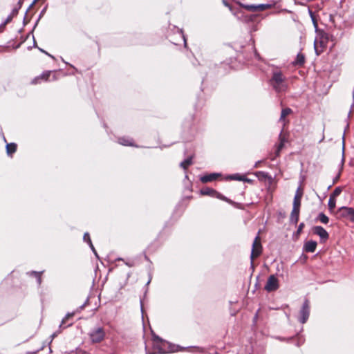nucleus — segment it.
Returning <instances> with one entry per match:
<instances>
[{"mask_svg": "<svg viewBox=\"0 0 354 354\" xmlns=\"http://www.w3.org/2000/svg\"><path fill=\"white\" fill-rule=\"evenodd\" d=\"M183 185V198L176 205L170 219L165 223L164 229L169 225H174L178 220L187 206V203H185V201L190 200L193 197L192 195L190 194L194 192L193 183L190 180V178H184Z\"/></svg>", "mask_w": 354, "mask_h": 354, "instance_id": "nucleus-1", "label": "nucleus"}, {"mask_svg": "<svg viewBox=\"0 0 354 354\" xmlns=\"http://www.w3.org/2000/svg\"><path fill=\"white\" fill-rule=\"evenodd\" d=\"M153 349L157 352H150L149 354H167L176 353L177 344L168 342L152 331Z\"/></svg>", "mask_w": 354, "mask_h": 354, "instance_id": "nucleus-2", "label": "nucleus"}, {"mask_svg": "<svg viewBox=\"0 0 354 354\" xmlns=\"http://www.w3.org/2000/svg\"><path fill=\"white\" fill-rule=\"evenodd\" d=\"M286 80V78L281 71L277 70L272 72L270 84L276 92L281 93L285 91L287 88Z\"/></svg>", "mask_w": 354, "mask_h": 354, "instance_id": "nucleus-3", "label": "nucleus"}, {"mask_svg": "<svg viewBox=\"0 0 354 354\" xmlns=\"http://www.w3.org/2000/svg\"><path fill=\"white\" fill-rule=\"evenodd\" d=\"M199 194L203 196H208L212 198L220 199L235 207L239 205V203L234 202V201L224 196L221 192H218L217 190L209 187H204L200 189Z\"/></svg>", "mask_w": 354, "mask_h": 354, "instance_id": "nucleus-4", "label": "nucleus"}, {"mask_svg": "<svg viewBox=\"0 0 354 354\" xmlns=\"http://www.w3.org/2000/svg\"><path fill=\"white\" fill-rule=\"evenodd\" d=\"M334 215L338 220L354 223V208L352 207L342 206L334 212Z\"/></svg>", "mask_w": 354, "mask_h": 354, "instance_id": "nucleus-5", "label": "nucleus"}, {"mask_svg": "<svg viewBox=\"0 0 354 354\" xmlns=\"http://www.w3.org/2000/svg\"><path fill=\"white\" fill-rule=\"evenodd\" d=\"M88 336L91 344H94L102 342L105 339L106 333L103 327L98 326L91 329Z\"/></svg>", "mask_w": 354, "mask_h": 354, "instance_id": "nucleus-6", "label": "nucleus"}, {"mask_svg": "<svg viewBox=\"0 0 354 354\" xmlns=\"http://www.w3.org/2000/svg\"><path fill=\"white\" fill-rule=\"evenodd\" d=\"M328 37L325 32H322L314 42V48L317 55H319L326 47Z\"/></svg>", "mask_w": 354, "mask_h": 354, "instance_id": "nucleus-7", "label": "nucleus"}, {"mask_svg": "<svg viewBox=\"0 0 354 354\" xmlns=\"http://www.w3.org/2000/svg\"><path fill=\"white\" fill-rule=\"evenodd\" d=\"M260 233V230L259 231L257 235L255 236L254 240L252 243V250H251V254H250V268L254 270V264H253V260L254 257H259L262 253V245L261 242L258 241V239L259 238V234Z\"/></svg>", "mask_w": 354, "mask_h": 354, "instance_id": "nucleus-8", "label": "nucleus"}, {"mask_svg": "<svg viewBox=\"0 0 354 354\" xmlns=\"http://www.w3.org/2000/svg\"><path fill=\"white\" fill-rule=\"evenodd\" d=\"M277 339L281 342H286L288 344H292L297 347L301 346L305 342V339L300 333H297L295 335L290 337H277Z\"/></svg>", "mask_w": 354, "mask_h": 354, "instance_id": "nucleus-9", "label": "nucleus"}, {"mask_svg": "<svg viewBox=\"0 0 354 354\" xmlns=\"http://www.w3.org/2000/svg\"><path fill=\"white\" fill-rule=\"evenodd\" d=\"M310 316V301L308 299H305L299 310V316L298 318L301 324L307 322Z\"/></svg>", "mask_w": 354, "mask_h": 354, "instance_id": "nucleus-10", "label": "nucleus"}, {"mask_svg": "<svg viewBox=\"0 0 354 354\" xmlns=\"http://www.w3.org/2000/svg\"><path fill=\"white\" fill-rule=\"evenodd\" d=\"M279 288V280L275 274H271L268 277L264 289L268 292L276 291Z\"/></svg>", "mask_w": 354, "mask_h": 354, "instance_id": "nucleus-11", "label": "nucleus"}, {"mask_svg": "<svg viewBox=\"0 0 354 354\" xmlns=\"http://www.w3.org/2000/svg\"><path fill=\"white\" fill-rule=\"evenodd\" d=\"M313 234L317 235L319 237L320 243H324L329 239V234L321 225H315L312 228Z\"/></svg>", "mask_w": 354, "mask_h": 354, "instance_id": "nucleus-12", "label": "nucleus"}, {"mask_svg": "<svg viewBox=\"0 0 354 354\" xmlns=\"http://www.w3.org/2000/svg\"><path fill=\"white\" fill-rule=\"evenodd\" d=\"M306 179V178H299V186L295 192L292 205H297L301 206V198L304 195V189L302 188V185L304 183Z\"/></svg>", "mask_w": 354, "mask_h": 354, "instance_id": "nucleus-13", "label": "nucleus"}, {"mask_svg": "<svg viewBox=\"0 0 354 354\" xmlns=\"http://www.w3.org/2000/svg\"><path fill=\"white\" fill-rule=\"evenodd\" d=\"M317 246V242L315 240L310 239L304 241L302 251L304 252L313 253L315 252Z\"/></svg>", "mask_w": 354, "mask_h": 354, "instance_id": "nucleus-14", "label": "nucleus"}, {"mask_svg": "<svg viewBox=\"0 0 354 354\" xmlns=\"http://www.w3.org/2000/svg\"><path fill=\"white\" fill-rule=\"evenodd\" d=\"M199 180L203 183H207L209 182H212L214 180H217L218 178H198ZM227 180H238V181H243V183H248V184H254L256 182L254 178H224Z\"/></svg>", "mask_w": 354, "mask_h": 354, "instance_id": "nucleus-15", "label": "nucleus"}, {"mask_svg": "<svg viewBox=\"0 0 354 354\" xmlns=\"http://www.w3.org/2000/svg\"><path fill=\"white\" fill-rule=\"evenodd\" d=\"M300 208L301 206L297 205H292V209L290 213V223L294 225H297L299 219V214H300Z\"/></svg>", "mask_w": 354, "mask_h": 354, "instance_id": "nucleus-16", "label": "nucleus"}, {"mask_svg": "<svg viewBox=\"0 0 354 354\" xmlns=\"http://www.w3.org/2000/svg\"><path fill=\"white\" fill-rule=\"evenodd\" d=\"M248 174H240V173H236L234 174H228L225 176L224 177H246ZM198 177H223L221 174V173H210V174H200L198 176Z\"/></svg>", "mask_w": 354, "mask_h": 354, "instance_id": "nucleus-17", "label": "nucleus"}, {"mask_svg": "<svg viewBox=\"0 0 354 354\" xmlns=\"http://www.w3.org/2000/svg\"><path fill=\"white\" fill-rule=\"evenodd\" d=\"M259 180H263L266 189L270 193L274 192L277 187V180L279 178H258Z\"/></svg>", "mask_w": 354, "mask_h": 354, "instance_id": "nucleus-18", "label": "nucleus"}, {"mask_svg": "<svg viewBox=\"0 0 354 354\" xmlns=\"http://www.w3.org/2000/svg\"><path fill=\"white\" fill-rule=\"evenodd\" d=\"M83 241L88 245L89 248H91V250L92 252L93 253V254L95 255V257L99 259L100 257H99V255L92 243V241H91V239L90 236V234L88 232H86L84 234Z\"/></svg>", "mask_w": 354, "mask_h": 354, "instance_id": "nucleus-19", "label": "nucleus"}, {"mask_svg": "<svg viewBox=\"0 0 354 354\" xmlns=\"http://www.w3.org/2000/svg\"><path fill=\"white\" fill-rule=\"evenodd\" d=\"M151 274H149V279L148 281H147V283H145V286H144V293H143V297H140V311H141V313H142V317H143V315H144V304H143V301L145 299V298L147 297V295L148 293V290H149V283H151Z\"/></svg>", "mask_w": 354, "mask_h": 354, "instance_id": "nucleus-20", "label": "nucleus"}, {"mask_svg": "<svg viewBox=\"0 0 354 354\" xmlns=\"http://www.w3.org/2000/svg\"><path fill=\"white\" fill-rule=\"evenodd\" d=\"M283 130L282 129L279 135V143L277 146V149H276V156H279V153H280L281 149L283 148L284 145L287 141L285 136L283 134Z\"/></svg>", "mask_w": 354, "mask_h": 354, "instance_id": "nucleus-21", "label": "nucleus"}, {"mask_svg": "<svg viewBox=\"0 0 354 354\" xmlns=\"http://www.w3.org/2000/svg\"><path fill=\"white\" fill-rule=\"evenodd\" d=\"M176 353L180 352V351H189L192 349H196L200 352H203L204 349L201 347L196 346H182L180 345L177 344L176 346Z\"/></svg>", "mask_w": 354, "mask_h": 354, "instance_id": "nucleus-22", "label": "nucleus"}, {"mask_svg": "<svg viewBox=\"0 0 354 354\" xmlns=\"http://www.w3.org/2000/svg\"><path fill=\"white\" fill-rule=\"evenodd\" d=\"M75 311L66 313L65 317L62 319V320L61 322V324H59V328H61L62 327L64 328H66L71 326L73 324V322H71V323L68 324L66 326H64V324H65L66 321L68 320L69 319L72 318L75 315Z\"/></svg>", "mask_w": 354, "mask_h": 354, "instance_id": "nucleus-23", "label": "nucleus"}, {"mask_svg": "<svg viewBox=\"0 0 354 354\" xmlns=\"http://www.w3.org/2000/svg\"><path fill=\"white\" fill-rule=\"evenodd\" d=\"M19 12V8H14L11 13L7 17L6 20L0 25V28H3L7 24L10 23L14 17L17 15Z\"/></svg>", "mask_w": 354, "mask_h": 354, "instance_id": "nucleus-24", "label": "nucleus"}, {"mask_svg": "<svg viewBox=\"0 0 354 354\" xmlns=\"http://www.w3.org/2000/svg\"><path fill=\"white\" fill-rule=\"evenodd\" d=\"M305 63V55L303 53H299L297 55V57L295 61L292 62V64L295 66H301Z\"/></svg>", "mask_w": 354, "mask_h": 354, "instance_id": "nucleus-25", "label": "nucleus"}, {"mask_svg": "<svg viewBox=\"0 0 354 354\" xmlns=\"http://www.w3.org/2000/svg\"><path fill=\"white\" fill-rule=\"evenodd\" d=\"M51 74H52V71H44L40 76L35 77L32 80V84H37L39 79L44 80L45 81H48L49 80V77H50Z\"/></svg>", "mask_w": 354, "mask_h": 354, "instance_id": "nucleus-26", "label": "nucleus"}, {"mask_svg": "<svg viewBox=\"0 0 354 354\" xmlns=\"http://www.w3.org/2000/svg\"><path fill=\"white\" fill-rule=\"evenodd\" d=\"M329 217L322 212H319L317 216L315 218V221H320L324 225H327L329 223Z\"/></svg>", "mask_w": 354, "mask_h": 354, "instance_id": "nucleus-27", "label": "nucleus"}, {"mask_svg": "<svg viewBox=\"0 0 354 354\" xmlns=\"http://www.w3.org/2000/svg\"><path fill=\"white\" fill-rule=\"evenodd\" d=\"M328 210H329L330 213H332L334 214V212L336 211V210H335V208L336 207V198H333L330 196H329V199L328 201Z\"/></svg>", "mask_w": 354, "mask_h": 354, "instance_id": "nucleus-28", "label": "nucleus"}, {"mask_svg": "<svg viewBox=\"0 0 354 354\" xmlns=\"http://www.w3.org/2000/svg\"><path fill=\"white\" fill-rule=\"evenodd\" d=\"M7 154L11 156L17 151V145L15 143H9L6 146Z\"/></svg>", "mask_w": 354, "mask_h": 354, "instance_id": "nucleus-29", "label": "nucleus"}, {"mask_svg": "<svg viewBox=\"0 0 354 354\" xmlns=\"http://www.w3.org/2000/svg\"><path fill=\"white\" fill-rule=\"evenodd\" d=\"M304 227H305L304 223L302 222V223H300L299 224L297 230L293 232V234H292L293 239H297L299 237V236H300L301 233L302 232L303 229L304 228Z\"/></svg>", "mask_w": 354, "mask_h": 354, "instance_id": "nucleus-30", "label": "nucleus"}, {"mask_svg": "<svg viewBox=\"0 0 354 354\" xmlns=\"http://www.w3.org/2000/svg\"><path fill=\"white\" fill-rule=\"evenodd\" d=\"M292 113V109L290 108L283 109L281 110V116L279 118V122H285V118Z\"/></svg>", "mask_w": 354, "mask_h": 354, "instance_id": "nucleus-31", "label": "nucleus"}, {"mask_svg": "<svg viewBox=\"0 0 354 354\" xmlns=\"http://www.w3.org/2000/svg\"><path fill=\"white\" fill-rule=\"evenodd\" d=\"M118 142L120 145H124V146H132L133 145L132 140H129V139L124 138V137L120 138L118 139Z\"/></svg>", "mask_w": 354, "mask_h": 354, "instance_id": "nucleus-32", "label": "nucleus"}, {"mask_svg": "<svg viewBox=\"0 0 354 354\" xmlns=\"http://www.w3.org/2000/svg\"><path fill=\"white\" fill-rule=\"evenodd\" d=\"M343 187L341 186L336 187L335 189L333 191V192L330 194V196L333 198H337L339 196L341 193L342 192Z\"/></svg>", "mask_w": 354, "mask_h": 354, "instance_id": "nucleus-33", "label": "nucleus"}, {"mask_svg": "<svg viewBox=\"0 0 354 354\" xmlns=\"http://www.w3.org/2000/svg\"><path fill=\"white\" fill-rule=\"evenodd\" d=\"M192 163V157L187 158L184 161L180 162V167L184 169H186L188 166H189Z\"/></svg>", "mask_w": 354, "mask_h": 354, "instance_id": "nucleus-34", "label": "nucleus"}, {"mask_svg": "<svg viewBox=\"0 0 354 354\" xmlns=\"http://www.w3.org/2000/svg\"><path fill=\"white\" fill-rule=\"evenodd\" d=\"M256 7L257 11H263L268 8H270L271 7V5L268 3H261L256 5Z\"/></svg>", "mask_w": 354, "mask_h": 354, "instance_id": "nucleus-35", "label": "nucleus"}, {"mask_svg": "<svg viewBox=\"0 0 354 354\" xmlns=\"http://www.w3.org/2000/svg\"><path fill=\"white\" fill-rule=\"evenodd\" d=\"M241 6L248 11L257 12L255 4H242Z\"/></svg>", "mask_w": 354, "mask_h": 354, "instance_id": "nucleus-36", "label": "nucleus"}, {"mask_svg": "<svg viewBox=\"0 0 354 354\" xmlns=\"http://www.w3.org/2000/svg\"><path fill=\"white\" fill-rule=\"evenodd\" d=\"M308 259V257L306 254H304V252H303V253L299 257L298 261H299V263L301 264L304 265L306 263Z\"/></svg>", "mask_w": 354, "mask_h": 354, "instance_id": "nucleus-37", "label": "nucleus"}, {"mask_svg": "<svg viewBox=\"0 0 354 354\" xmlns=\"http://www.w3.org/2000/svg\"><path fill=\"white\" fill-rule=\"evenodd\" d=\"M46 9H47V7L46 6V7H44V8L41 10V11L40 12L39 15V17H38V19H37V20L36 21L35 24V26H34V28H35L36 27V26L38 24V22H39V21L40 20V19H41V18L43 17V15L45 14V12H46Z\"/></svg>", "mask_w": 354, "mask_h": 354, "instance_id": "nucleus-38", "label": "nucleus"}, {"mask_svg": "<svg viewBox=\"0 0 354 354\" xmlns=\"http://www.w3.org/2000/svg\"><path fill=\"white\" fill-rule=\"evenodd\" d=\"M253 174L255 175L256 177H263V178L271 177L268 174L263 172V171L255 172Z\"/></svg>", "mask_w": 354, "mask_h": 354, "instance_id": "nucleus-39", "label": "nucleus"}, {"mask_svg": "<svg viewBox=\"0 0 354 354\" xmlns=\"http://www.w3.org/2000/svg\"><path fill=\"white\" fill-rule=\"evenodd\" d=\"M60 333V330H58L55 332H54L50 336V342L48 343V345H50V344L52 343L53 340L54 339V338H55L58 334Z\"/></svg>", "mask_w": 354, "mask_h": 354, "instance_id": "nucleus-40", "label": "nucleus"}, {"mask_svg": "<svg viewBox=\"0 0 354 354\" xmlns=\"http://www.w3.org/2000/svg\"><path fill=\"white\" fill-rule=\"evenodd\" d=\"M178 32L179 33L180 37L183 39L185 46L187 45L186 39L185 37V35L183 33V30L181 29H178Z\"/></svg>", "mask_w": 354, "mask_h": 354, "instance_id": "nucleus-41", "label": "nucleus"}, {"mask_svg": "<svg viewBox=\"0 0 354 354\" xmlns=\"http://www.w3.org/2000/svg\"><path fill=\"white\" fill-rule=\"evenodd\" d=\"M42 272H37V271H31L30 275L34 276L35 278H37L38 276L41 275Z\"/></svg>", "mask_w": 354, "mask_h": 354, "instance_id": "nucleus-42", "label": "nucleus"}, {"mask_svg": "<svg viewBox=\"0 0 354 354\" xmlns=\"http://www.w3.org/2000/svg\"><path fill=\"white\" fill-rule=\"evenodd\" d=\"M353 104H351V110L348 113V118H350L351 116V112H352V109L354 108V88H353Z\"/></svg>", "mask_w": 354, "mask_h": 354, "instance_id": "nucleus-43", "label": "nucleus"}, {"mask_svg": "<svg viewBox=\"0 0 354 354\" xmlns=\"http://www.w3.org/2000/svg\"><path fill=\"white\" fill-rule=\"evenodd\" d=\"M259 276L258 275L256 278V283L254 284V288L255 289H258L260 288V284L259 283Z\"/></svg>", "mask_w": 354, "mask_h": 354, "instance_id": "nucleus-44", "label": "nucleus"}, {"mask_svg": "<svg viewBox=\"0 0 354 354\" xmlns=\"http://www.w3.org/2000/svg\"><path fill=\"white\" fill-rule=\"evenodd\" d=\"M37 0H34L31 4L29 6V7L28 8V9L26 10V15H27V12L33 7V6L35 4L36 1Z\"/></svg>", "mask_w": 354, "mask_h": 354, "instance_id": "nucleus-45", "label": "nucleus"}, {"mask_svg": "<svg viewBox=\"0 0 354 354\" xmlns=\"http://www.w3.org/2000/svg\"><path fill=\"white\" fill-rule=\"evenodd\" d=\"M84 308L85 306L84 304H82L76 309V310H75V313L81 312Z\"/></svg>", "mask_w": 354, "mask_h": 354, "instance_id": "nucleus-46", "label": "nucleus"}, {"mask_svg": "<svg viewBox=\"0 0 354 354\" xmlns=\"http://www.w3.org/2000/svg\"><path fill=\"white\" fill-rule=\"evenodd\" d=\"M339 179V178H333V183L327 186V189H329L334 183L337 182Z\"/></svg>", "mask_w": 354, "mask_h": 354, "instance_id": "nucleus-47", "label": "nucleus"}, {"mask_svg": "<svg viewBox=\"0 0 354 354\" xmlns=\"http://www.w3.org/2000/svg\"><path fill=\"white\" fill-rule=\"evenodd\" d=\"M311 19H312V21L313 23V25H314L315 29L317 30V22L316 19L315 17H313V18H311Z\"/></svg>", "mask_w": 354, "mask_h": 354, "instance_id": "nucleus-48", "label": "nucleus"}, {"mask_svg": "<svg viewBox=\"0 0 354 354\" xmlns=\"http://www.w3.org/2000/svg\"><path fill=\"white\" fill-rule=\"evenodd\" d=\"M22 3H23V0H19L18 2L17 6L16 8H19V10L21 7Z\"/></svg>", "mask_w": 354, "mask_h": 354, "instance_id": "nucleus-49", "label": "nucleus"}, {"mask_svg": "<svg viewBox=\"0 0 354 354\" xmlns=\"http://www.w3.org/2000/svg\"><path fill=\"white\" fill-rule=\"evenodd\" d=\"M39 352V350L37 349L35 351L28 352L27 354H37Z\"/></svg>", "mask_w": 354, "mask_h": 354, "instance_id": "nucleus-50", "label": "nucleus"}, {"mask_svg": "<svg viewBox=\"0 0 354 354\" xmlns=\"http://www.w3.org/2000/svg\"><path fill=\"white\" fill-rule=\"evenodd\" d=\"M37 281L39 284H40L41 283V275L38 276L37 278Z\"/></svg>", "mask_w": 354, "mask_h": 354, "instance_id": "nucleus-51", "label": "nucleus"}, {"mask_svg": "<svg viewBox=\"0 0 354 354\" xmlns=\"http://www.w3.org/2000/svg\"><path fill=\"white\" fill-rule=\"evenodd\" d=\"M46 345V342H44L42 346L39 348H38V350H39V351H42L45 348Z\"/></svg>", "mask_w": 354, "mask_h": 354, "instance_id": "nucleus-52", "label": "nucleus"}, {"mask_svg": "<svg viewBox=\"0 0 354 354\" xmlns=\"http://www.w3.org/2000/svg\"><path fill=\"white\" fill-rule=\"evenodd\" d=\"M308 12H309V15H310L311 18L315 17L314 13H313V12L311 10L309 9Z\"/></svg>", "mask_w": 354, "mask_h": 354, "instance_id": "nucleus-53", "label": "nucleus"}, {"mask_svg": "<svg viewBox=\"0 0 354 354\" xmlns=\"http://www.w3.org/2000/svg\"><path fill=\"white\" fill-rule=\"evenodd\" d=\"M255 56H256V57H257L258 59H261L260 55H259V54L257 52V50H255Z\"/></svg>", "mask_w": 354, "mask_h": 354, "instance_id": "nucleus-54", "label": "nucleus"}, {"mask_svg": "<svg viewBox=\"0 0 354 354\" xmlns=\"http://www.w3.org/2000/svg\"><path fill=\"white\" fill-rule=\"evenodd\" d=\"M39 50H40L41 52L44 53L45 54L48 55V56H50V57H53L52 55H50V54H48L47 52H46V51H45V50H44L43 49L39 48Z\"/></svg>", "mask_w": 354, "mask_h": 354, "instance_id": "nucleus-55", "label": "nucleus"}, {"mask_svg": "<svg viewBox=\"0 0 354 354\" xmlns=\"http://www.w3.org/2000/svg\"><path fill=\"white\" fill-rule=\"evenodd\" d=\"M89 298L87 297L84 303L83 304L85 306L88 304Z\"/></svg>", "mask_w": 354, "mask_h": 354, "instance_id": "nucleus-56", "label": "nucleus"}, {"mask_svg": "<svg viewBox=\"0 0 354 354\" xmlns=\"http://www.w3.org/2000/svg\"><path fill=\"white\" fill-rule=\"evenodd\" d=\"M236 311H232V312L230 313L231 316H235V315H236Z\"/></svg>", "mask_w": 354, "mask_h": 354, "instance_id": "nucleus-57", "label": "nucleus"}, {"mask_svg": "<svg viewBox=\"0 0 354 354\" xmlns=\"http://www.w3.org/2000/svg\"><path fill=\"white\" fill-rule=\"evenodd\" d=\"M279 214V215H280L281 217H285V216H286V214H285V213H284V212H283V213H282V212H280Z\"/></svg>", "mask_w": 354, "mask_h": 354, "instance_id": "nucleus-58", "label": "nucleus"}, {"mask_svg": "<svg viewBox=\"0 0 354 354\" xmlns=\"http://www.w3.org/2000/svg\"><path fill=\"white\" fill-rule=\"evenodd\" d=\"M162 232H160L158 235L157 239H159L162 236Z\"/></svg>", "mask_w": 354, "mask_h": 354, "instance_id": "nucleus-59", "label": "nucleus"}, {"mask_svg": "<svg viewBox=\"0 0 354 354\" xmlns=\"http://www.w3.org/2000/svg\"><path fill=\"white\" fill-rule=\"evenodd\" d=\"M145 260L150 261L149 258L147 255H145Z\"/></svg>", "mask_w": 354, "mask_h": 354, "instance_id": "nucleus-60", "label": "nucleus"}, {"mask_svg": "<svg viewBox=\"0 0 354 354\" xmlns=\"http://www.w3.org/2000/svg\"><path fill=\"white\" fill-rule=\"evenodd\" d=\"M32 336H30L28 339H26L25 341H24V342H28L30 338H32Z\"/></svg>", "mask_w": 354, "mask_h": 354, "instance_id": "nucleus-61", "label": "nucleus"}, {"mask_svg": "<svg viewBox=\"0 0 354 354\" xmlns=\"http://www.w3.org/2000/svg\"><path fill=\"white\" fill-rule=\"evenodd\" d=\"M223 3H224L225 6H229L228 3H226L225 1H223Z\"/></svg>", "mask_w": 354, "mask_h": 354, "instance_id": "nucleus-62", "label": "nucleus"}, {"mask_svg": "<svg viewBox=\"0 0 354 354\" xmlns=\"http://www.w3.org/2000/svg\"><path fill=\"white\" fill-rule=\"evenodd\" d=\"M324 140V136H322V138L320 140L319 142H322Z\"/></svg>", "mask_w": 354, "mask_h": 354, "instance_id": "nucleus-63", "label": "nucleus"}, {"mask_svg": "<svg viewBox=\"0 0 354 354\" xmlns=\"http://www.w3.org/2000/svg\"><path fill=\"white\" fill-rule=\"evenodd\" d=\"M56 80L55 75H53L52 80Z\"/></svg>", "mask_w": 354, "mask_h": 354, "instance_id": "nucleus-64", "label": "nucleus"}]
</instances>
